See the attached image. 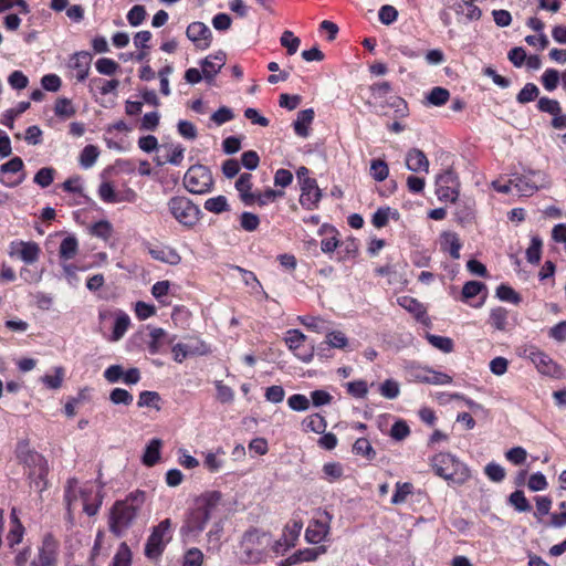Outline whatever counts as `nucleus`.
I'll return each instance as SVG.
<instances>
[{
  "label": "nucleus",
  "mask_w": 566,
  "mask_h": 566,
  "mask_svg": "<svg viewBox=\"0 0 566 566\" xmlns=\"http://www.w3.org/2000/svg\"><path fill=\"white\" fill-rule=\"evenodd\" d=\"M91 233L94 237L107 240L112 234V224L106 220L97 221L92 226Z\"/></svg>",
  "instance_id": "obj_58"
},
{
  "label": "nucleus",
  "mask_w": 566,
  "mask_h": 566,
  "mask_svg": "<svg viewBox=\"0 0 566 566\" xmlns=\"http://www.w3.org/2000/svg\"><path fill=\"white\" fill-rule=\"evenodd\" d=\"M302 324L316 333H326L329 331L328 323L321 317H304Z\"/></svg>",
  "instance_id": "obj_52"
},
{
  "label": "nucleus",
  "mask_w": 566,
  "mask_h": 566,
  "mask_svg": "<svg viewBox=\"0 0 566 566\" xmlns=\"http://www.w3.org/2000/svg\"><path fill=\"white\" fill-rule=\"evenodd\" d=\"M398 304L417 317L424 313L422 304L411 296L399 297Z\"/></svg>",
  "instance_id": "obj_45"
},
{
  "label": "nucleus",
  "mask_w": 566,
  "mask_h": 566,
  "mask_svg": "<svg viewBox=\"0 0 566 566\" xmlns=\"http://www.w3.org/2000/svg\"><path fill=\"white\" fill-rule=\"evenodd\" d=\"M78 250L77 239L73 235L64 238L60 244L59 254L63 260L73 259Z\"/></svg>",
  "instance_id": "obj_28"
},
{
  "label": "nucleus",
  "mask_w": 566,
  "mask_h": 566,
  "mask_svg": "<svg viewBox=\"0 0 566 566\" xmlns=\"http://www.w3.org/2000/svg\"><path fill=\"white\" fill-rule=\"evenodd\" d=\"M8 254L25 264H33L40 258L41 248L34 241L14 240L9 243Z\"/></svg>",
  "instance_id": "obj_11"
},
{
  "label": "nucleus",
  "mask_w": 566,
  "mask_h": 566,
  "mask_svg": "<svg viewBox=\"0 0 566 566\" xmlns=\"http://www.w3.org/2000/svg\"><path fill=\"white\" fill-rule=\"evenodd\" d=\"M457 15H465L468 21H478L482 17V10L474 4V0H457L452 7Z\"/></svg>",
  "instance_id": "obj_20"
},
{
  "label": "nucleus",
  "mask_w": 566,
  "mask_h": 566,
  "mask_svg": "<svg viewBox=\"0 0 566 566\" xmlns=\"http://www.w3.org/2000/svg\"><path fill=\"white\" fill-rule=\"evenodd\" d=\"M436 185H448L452 189H460L459 177L452 168H448L442 174L438 175L436 179Z\"/></svg>",
  "instance_id": "obj_38"
},
{
  "label": "nucleus",
  "mask_w": 566,
  "mask_h": 566,
  "mask_svg": "<svg viewBox=\"0 0 566 566\" xmlns=\"http://www.w3.org/2000/svg\"><path fill=\"white\" fill-rule=\"evenodd\" d=\"M327 535V528L324 524L316 523L314 526H308L305 532V538L312 544L321 543Z\"/></svg>",
  "instance_id": "obj_35"
},
{
  "label": "nucleus",
  "mask_w": 566,
  "mask_h": 566,
  "mask_svg": "<svg viewBox=\"0 0 566 566\" xmlns=\"http://www.w3.org/2000/svg\"><path fill=\"white\" fill-rule=\"evenodd\" d=\"M538 94V87L533 83H527L517 94L516 101L520 104H526L537 98Z\"/></svg>",
  "instance_id": "obj_42"
},
{
  "label": "nucleus",
  "mask_w": 566,
  "mask_h": 566,
  "mask_svg": "<svg viewBox=\"0 0 566 566\" xmlns=\"http://www.w3.org/2000/svg\"><path fill=\"white\" fill-rule=\"evenodd\" d=\"M314 111L312 108H306L297 114V118L294 122V130L295 134L301 137H307L308 136V126L312 124L314 119Z\"/></svg>",
  "instance_id": "obj_22"
},
{
  "label": "nucleus",
  "mask_w": 566,
  "mask_h": 566,
  "mask_svg": "<svg viewBox=\"0 0 566 566\" xmlns=\"http://www.w3.org/2000/svg\"><path fill=\"white\" fill-rule=\"evenodd\" d=\"M54 175L55 170L52 167H43L35 174L33 181L41 188H46L53 182Z\"/></svg>",
  "instance_id": "obj_39"
},
{
  "label": "nucleus",
  "mask_w": 566,
  "mask_h": 566,
  "mask_svg": "<svg viewBox=\"0 0 566 566\" xmlns=\"http://www.w3.org/2000/svg\"><path fill=\"white\" fill-rule=\"evenodd\" d=\"M427 339L434 348L448 354L453 350L454 344L450 337L427 334Z\"/></svg>",
  "instance_id": "obj_31"
},
{
  "label": "nucleus",
  "mask_w": 566,
  "mask_h": 566,
  "mask_svg": "<svg viewBox=\"0 0 566 566\" xmlns=\"http://www.w3.org/2000/svg\"><path fill=\"white\" fill-rule=\"evenodd\" d=\"M161 150L165 151V161L174 166H179L185 157V147L180 144L163 145Z\"/></svg>",
  "instance_id": "obj_23"
},
{
  "label": "nucleus",
  "mask_w": 566,
  "mask_h": 566,
  "mask_svg": "<svg viewBox=\"0 0 566 566\" xmlns=\"http://www.w3.org/2000/svg\"><path fill=\"white\" fill-rule=\"evenodd\" d=\"M146 500L144 491L136 490L124 500L116 501L111 509L109 530L116 536H122L133 524Z\"/></svg>",
  "instance_id": "obj_1"
},
{
  "label": "nucleus",
  "mask_w": 566,
  "mask_h": 566,
  "mask_svg": "<svg viewBox=\"0 0 566 566\" xmlns=\"http://www.w3.org/2000/svg\"><path fill=\"white\" fill-rule=\"evenodd\" d=\"M91 62L92 55L86 51L76 52L71 56L69 65L76 72L75 77L78 82H84L87 78Z\"/></svg>",
  "instance_id": "obj_16"
},
{
  "label": "nucleus",
  "mask_w": 566,
  "mask_h": 566,
  "mask_svg": "<svg viewBox=\"0 0 566 566\" xmlns=\"http://www.w3.org/2000/svg\"><path fill=\"white\" fill-rule=\"evenodd\" d=\"M484 473L492 482H502L505 479V470L495 462L485 465Z\"/></svg>",
  "instance_id": "obj_54"
},
{
  "label": "nucleus",
  "mask_w": 566,
  "mask_h": 566,
  "mask_svg": "<svg viewBox=\"0 0 566 566\" xmlns=\"http://www.w3.org/2000/svg\"><path fill=\"white\" fill-rule=\"evenodd\" d=\"M186 34L187 38L200 50H206L211 44L212 32L203 22L196 21L190 23L187 28Z\"/></svg>",
  "instance_id": "obj_12"
},
{
  "label": "nucleus",
  "mask_w": 566,
  "mask_h": 566,
  "mask_svg": "<svg viewBox=\"0 0 566 566\" xmlns=\"http://www.w3.org/2000/svg\"><path fill=\"white\" fill-rule=\"evenodd\" d=\"M268 544L266 533L251 528L247 531L241 539L242 556L244 563H259L263 558L264 549Z\"/></svg>",
  "instance_id": "obj_5"
},
{
  "label": "nucleus",
  "mask_w": 566,
  "mask_h": 566,
  "mask_svg": "<svg viewBox=\"0 0 566 566\" xmlns=\"http://www.w3.org/2000/svg\"><path fill=\"white\" fill-rule=\"evenodd\" d=\"M412 489H413V486L411 483L398 482L396 484V491L391 497V503L392 504H401V503L406 502L407 496L412 493Z\"/></svg>",
  "instance_id": "obj_47"
},
{
  "label": "nucleus",
  "mask_w": 566,
  "mask_h": 566,
  "mask_svg": "<svg viewBox=\"0 0 566 566\" xmlns=\"http://www.w3.org/2000/svg\"><path fill=\"white\" fill-rule=\"evenodd\" d=\"M324 478L328 482H335L343 475V467L337 462H329L323 465Z\"/></svg>",
  "instance_id": "obj_55"
},
{
  "label": "nucleus",
  "mask_w": 566,
  "mask_h": 566,
  "mask_svg": "<svg viewBox=\"0 0 566 566\" xmlns=\"http://www.w3.org/2000/svg\"><path fill=\"white\" fill-rule=\"evenodd\" d=\"M380 395L387 399H395L400 394L399 384L394 379H387L378 388Z\"/></svg>",
  "instance_id": "obj_43"
},
{
  "label": "nucleus",
  "mask_w": 566,
  "mask_h": 566,
  "mask_svg": "<svg viewBox=\"0 0 566 566\" xmlns=\"http://www.w3.org/2000/svg\"><path fill=\"white\" fill-rule=\"evenodd\" d=\"M326 345L334 347V348H344L348 339L342 332H326Z\"/></svg>",
  "instance_id": "obj_63"
},
{
  "label": "nucleus",
  "mask_w": 566,
  "mask_h": 566,
  "mask_svg": "<svg viewBox=\"0 0 566 566\" xmlns=\"http://www.w3.org/2000/svg\"><path fill=\"white\" fill-rule=\"evenodd\" d=\"M378 17L382 24L389 25L397 20L398 11L395 7L385 4L380 8Z\"/></svg>",
  "instance_id": "obj_64"
},
{
  "label": "nucleus",
  "mask_w": 566,
  "mask_h": 566,
  "mask_svg": "<svg viewBox=\"0 0 566 566\" xmlns=\"http://www.w3.org/2000/svg\"><path fill=\"white\" fill-rule=\"evenodd\" d=\"M212 185V175L203 165L191 166L184 176V186L192 193L201 195L209 192Z\"/></svg>",
  "instance_id": "obj_7"
},
{
  "label": "nucleus",
  "mask_w": 566,
  "mask_h": 566,
  "mask_svg": "<svg viewBox=\"0 0 566 566\" xmlns=\"http://www.w3.org/2000/svg\"><path fill=\"white\" fill-rule=\"evenodd\" d=\"M431 465L437 475L451 484L462 485L471 478L468 465L451 453L441 452L436 454L431 459Z\"/></svg>",
  "instance_id": "obj_4"
},
{
  "label": "nucleus",
  "mask_w": 566,
  "mask_h": 566,
  "mask_svg": "<svg viewBox=\"0 0 566 566\" xmlns=\"http://www.w3.org/2000/svg\"><path fill=\"white\" fill-rule=\"evenodd\" d=\"M289 407L294 411H306L310 408V399L301 394H294L287 399Z\"/></svg>",
  "instance_id": "obj_56"
},
{
  "label": "nucleus",
  "mask_w": 566,
  "mask_h": 566,
  "mask_svg": "<svg viewBox=\"0 0 566 566\" xmlns=\"http://www.w3.org/2000/svg\"><path fill=\"white\" fill-rule=\"evenodd\" d=\"M410 434L409 426L403 420L396 421L390 429V437L397 441L406 439Z\"/></svg>",
  "instance_id": "obj_61"
},
{
  "label": "nucleus",
  "mask_w": 566,
  "mask_h": 566,
  "mask_svg": "<svg viewBox=\"0 0 566 566\" xmlns=\"http://www.w3.org/2000/svg\"><path fill=\"white\" fill-rule=\"evenodd\" d=\"M537 108L538 111L551 114L552 116L558 115L562 111L558 101L548 97H541L537 102Z\"/></svg>",
  "instance_id": "obj_49"
},
{
  "label": "nucleus",
  "mask_w": 566,
  "mask_h": 566,
  "mask_svg": "<svg viewBox=\"0 0 566 566\" xmlns=\"http://www.w3.org/2000/svg\"><path fill=\"white\" fill-rule=\"evenodd\" d=\"M57 548V541L51 534L45 535L39 552L38 559L33 560L32 563H39L41 566H55Z\"/></svg>",
  "instance_id": "obj_13"
},
{
  "label": "nucleus",
  "mask_w": 566,
  "mask_h": 566,
  "mask_svg": "<svg viewBox=\"0 0 566 566\" xmlns=\"http://www.w3.org/2000/svg\"><path fill=\"white\" fill-rule=\"evenodd\" d=\"M280 43L286 49L289 55H293L297 52L301 40L292 31L286 30L282 33Z\"/></svg>",
  "instance_id": "obj_37"
},
{
  "label": "nucleus",
  "mask_w": 566,
  "mask_h": 566,
  "mask_svg": "<svg viewBox=\"0 0 566 566\" xmlns=\"http://www.w3.org/2000/svg\"><path fill=\"white\" fill-rule=\"evenodd\" d=\"M221 501V493L218 491H211L202 494L196 503V507L189 514L182 532L191 535L200 534L218 504Z\"/></svg>",
  "instance_id": "obj_3"
},
{
  "label": "nucleus",
  "mask_w": 566,
  "mask_h": 566,
  "mask_svg": "<svg viewBox=\"0 0 566 566\" xmlns=\"http://www.w3.org/2000/svg\"><path fill=\"white\" fill-rule=\"evenodd\" d=\"M149 253L153 259L171 265L179 264L181 261V256L175 249L171 248L150 249Z\"/></svg>",
  "instance_id": "obj_24"
},
{
  "label": "nucleus",
  "mask_w": 566,
  "mask_h": 566,
  "mask_svg": "<svg viewBox=\"0 0 566 566\" xmlns=\"http://www.w3.org/2000/svg\"><path fill=\"white\" fill-rule=\"evenodd\" d=\"M129 325H130L129 316L125 312L118 311L116 313V318H115L113 334H112V340H114V342L119 340L127 332Z\"/></svg>",
  "instance_id": "obj_26"
},
{
  "label": "nucleus",
  "mask_w": 566,
  "mask_h": 566,
  "mask_svg": "<svg viewBox=\"0 0 566 566\" xmlns=\"http://www.w3.org/2000/svg\"><path fill=\"white\" fill-rule=\"evenodd\" d=\"M23 168V160L20 157H13L9 161L2 164L0 166V182L9 188L17 187L20 185L23 179L24 175H21L18 179H11L7 178L8 174H17L21 171Z\"/></svg>",
  "instance_id": "obj_14"
},
{
  "label": "nucleus",
  "mask_w": 566,
  "mask_h": 566,
  "mask_svg": "<svg viewBox=\"0 0 566 566\" xmlns=\"http://www.w3.org/2000/svg\"><path fill=\"white\" fill-rule=\"evenodd\" d=\"M169 212L184 227H193L200 218V209L189 198L176 196L169 199Z\"/></svg>",
  "instance_id": "obj_6"
},
{
  "label": "nucleus",
  "mask_w": 566,
  "mask_h": 566,
  "mask_svg": "<svg viewBox=\"0 0 566 566\" xmlns=\"http://www.w3.org/2000/svg\"><path fill=\"white\" fill-rule=\"evenodd\" d=\"M184 345L190 356H203L210 352L209 346L201 339H189Z\"/></svg>",
  "instance_id": "obj_40"
},
{
  "label": "nucleus",
  "mask_w": 566,
  "mask_h": 566,
  "mask_svg": "<svg viewBox=\"0 0 566 566\" xmlns=\"http://www.w3.org/2000/svg\"><path fill=\"white\" fill-rule=\"evenodd\" d=\"M370 92L374 99L381 102L392 93V87L389 82H380L371 85Z\"/></svg>",
  "instance_id": "obj_53"
},
{
  "label": "nucleus",
  "mask_w": 566,
  "mask_h": 566,
  "mask_svg": "<svg viewBox=\"0 0 566 566\" xmlns=\"http://www.w3.org/2000/svg\"><path fill=\"white\" fill-rule=\"evenodd\" d=\"M170 528L171 522L169 518L161 521L153 528L145 546V554L148 558H157L161 555L166 544L171 539Z\"/></svg>",
  "instance_id": "obj_8"
},
{
  "label": "nucleus",
  "mask_w": 566,
  "mask_h": 566,
  "mask_svg": "<svg viewBox=\"0 0 566 566\" xmlns=\"http://www.w3.org/2000/svg\"><path fill=\"white\" fill-rule=\"evenodd\" d=\"M150 340L147 345L148 352L151 355H156L160 352L161 345L164 342L172 343L175 339V336H169L165 329L163 328H153L149 333Z\"/></svg>",
  "instance_id": "obj_21"
},
{
  "label": "nucleus",
  "mask_w": 566,
  "mask_h": 566,
  "mask_svg": "<svg viewBox=\"0 0 566 566\" xmlns=\"http://www.w3.org/2000/svg\"><path fill=\"white\" fill-rule=\"evenodd\" d=\"M490 323L497 331H504L507 324V311L504 307H495L490 313Z\"/></svg>",
  "instance_id": "obj_34"
},
{
  "label": "nucleus",
  "mask_w": 566,
  "mask_h": 566,
  "mask_svg": "<svg viewBox=\"0 0 566 566\" xmlns=\"http://www.w3.org/2000/svg\"><path fill=\"white\" fill-rule=\"evenodd\" d=\"M532 363L536 366L537 370L551 377H557L559 374L558 366L552 358L538 349H532L528 355Z\"/></svg>",
  "instance_id": "obj_15"
},
{
  "label": "nucleus",
  "mask_w": 566,
  "mask_h": 566,
  "mask_svg": "<svg viewBox=\"0 0 566 566\" xmlns=\"http://www.w3.org/2000/svg\"><path fill=\"white\" fill-rule=\"evenodd\" d=\"M205 209L213 213H222L229 210L228 200L224 196L209 198L205 202Z\"/></svg>",
  "instance_id": "obj_36"
},
{
  "label": "nucleus",
  "mask_w": 566,
  "mask_h": 566,
  "mask_svg": "<svg viewBox=\"0 0 566 566\" xmlns=\"http://www.w3.org/2000/svg\"><path fill=\"white\" fill-rule=\"evenodd\" d=\"M29 467L30 485L36 492L42 493L46 489V475L49 472L46 460L36 452H31L25 459Z\"/></svg>",
  "instance_id": "obj_10"
},
{
  "label": "nucleus",
  "mask_w": 566,
  "mask_h": 566,
  "mask_svg": "<svg viewBox=\"0 0 566 566\" xmlns=\"http://www.w3.org/2000/svg\"><path fill=\"white\" fill-rule=\"evenodd\" d=\"M109 400L114 405H124L129 406L132 405L134 397L133 395L123 388H114L109 394Z\"/></svg>",
  "instance_id": "obj_44"
},
{
  "label": "nucleus",
  "mask_w": 566,
  "mask_h": 566,
  "mask_svg": "<svg viewBox=\"0 0 566 566\" xmlns=\"http://www.w3.org/2000/svg\"><path fill=\"white\" fill-rule=\"evenodd\" d=\"M203 554L199 548L192 547L185 553L182 566H201Z\"/></svg>",
  "instance_id": "obj_62"
},
{
  "label": "nucleus",
  "mask_w": 566,
  "mask_h": 566,
  "mask_svg": "<svg viewBox=\"0 0 566 566\" xmlns=\"http://www.w3.org/2000/svg\"><path fill=\"white\" fill-rule=\"evenodd\" d=\"M159 401H160V396L158 392L145 390L139 394L137 405L139 408L154 407L156 409H159V406H158Z\"/></svg>",
  "instance_id": "obj_50"
},
{
  "label": "nucleus",
  "mask_w": 566,
  "mask_h": 566,
  "mask_svg": "<svg viewBox=\"0 0 566 566\" xmlns=\"http://www.w3.org/2000/svg\"><path fill=\"white\" fill-rule=\"evenodd\" d=\"M369 174L375 181L381 182L389 175V167L382 159H373L370 161Z\"/></svg>",
  "instance_id": "obj_29"
},
{
  "label": "nucleus",
  "mask_w": 566,
  "mask_h": 566,
  "mask_svg": "<svg viewBox=\"0 0 566 566\" xmlns=\"http://www.w3.org/2000/svg\"><path fill=\"white\" fill-rule=\"evenodd\" d=\"M252 176L249 172L241 174L235 181V189L239 192L240 199L245 206H252L256 200V195L252 190Z\"/></svg>",
  "instance_id": "obj_18"
},
{
  "label": "nucleus",
  "mask_w": 566,
  "mask_h": 566,
  "mask_svg": "<svg viewBox=\"0 0 566 566\" xmlns=\"http://www.w3.org/2000/svg\"><path fill=\"white\" fill-rule=\"evenodd\" d=\"M515 195L528 197L539 188H546L551 180L544 171H528L527 175L515 176L513 178Z\"/></svg>",
  "instance_id": "obj_9"
},
{
  "label": "nucleus",
  "mask_w": 566,
  "mask_h": 566,
  "mask_svg": "<svg viewBox=\"0 0 566 566\" xmlns=\"http://www.w3.org/2000/svg\"><path fill=\"white\" fill-rule=\"evenodd\" d=\"M146 18V10L143 6H134L127 13V21L132 27H138Z\"/></svg>",
  "instance_id": "obj_60"
},
{
  "label": "nucleus",
  "mask_w": 566,
  "mask_h": 566,
  "mask_svg": "<svg viewBox=\"0 0 566 566\" xmlns=\"http://www.w3.org/2000/svg\"><path fill=\"white\" fill-rule=\"evenodd\" d=\"M302 426L305 431H312L315 433H324L327 428L325 418L318 413L306 417L303 420Z\"/></svg>",
  "instance_id": "obj_27"
},
{
  "label": "nucleus",
  "mask_w": 566,
  "mask_h": 566,
  "mask_svg": "<svg viewBox=\"0 0 566 566\" xmlns=\"http://www.w3.org/2000/svg\"><path fill=\"white\" fill-rule=\"evenodd\" d=\"M486 289V285L479 281H469L463 285L462 289V301H468L473 298L478 294H480L483 290Z\"/></svg>",
  "instance_id": "obj_41"
},
{
  "label": "nucleus",
  "mask_w": 566,
  "mask_h": 566,
  "mask_svg": "<svg viewBox=\"0 0 566 566\" xmlns=\"http://www.w3.org/2000/svg\"><path fill=\"white\" fill-rule=\"evenodd\" d=\"M77 480L70 479L65 489L64 500L66 502L67 511L71 512L75 509L78 501L83 506V511L88 515H95L101 505L103 497L101 495V488H96L92 483H86L82 488H77Z\"/></svg>",
  "instance_id": "obj_2"
},
{
  "label": "nucleus",
  "mask_w": 566,
  "mask_h": 566,
  "mask_svg": "<svg viewBox=\"0 0 566 566\" xmlns=\"http://www.w3.org/2000/svg\"><path fill=\"white\" fill-rule=\"evenodd\" d=\"M98 148L94 145H87L83 148L80 155V164L84 169H88L94 166L98 158Z\"/></svg>",
  "instance_id": "obj_30"
},
{
  "label": "nucleus",
  "mask_w": 566,
  "mask_h": 566,
  "mask_svg": "<svg viewBox=\"0 0 566 566\" xmlns=\"http://www.w3.org/2000/svg\"><path fill=\"white\" fill-rule=\"evenodd\" d=\"M406 167L413 172H428L429 160L422 150L412 148L406 155Z\"/></svg>",
  "instance_id": "obj_19"
},
{
  "label": "nucleus",
  "mask_w": 566,
  "mask_h": 566,
  "mask_svg": "<svg viewBox=\"0 0 566 566\" xmlns=\"http://www.w3.org/2000/svg\"><path fill=\"white\" fill-rule=\"evenodd\" d=\"M96 71L102 75H113L119 65L112 59L101 57L95 62Z\"/></svg>",
  "instance_id": "obj_51"
},
{
  "label": "nucleus",
  "mask_w": 566,
  "mask_h": 566,
  "mask_svg": "<svg viewBox=\"0 0 566 566\" xmlns=\"http://www.w3.org/2000/svg\"><path fill=\"white\" fill-rule=\"evenodd\" d=\"M224 63L226 54L221 51L214 55H209L206 59L201 60L200 65L202 69L205 80L208 83H211L214 76L220 72Z\"/></svg>",
  "instance_id": "obj_17"
},
{
  "label": "nucleus",
  "mask_w": 566,
  "mask_h": 566,
  "mask_svg": "<svg viewBox=\"0 0 566 566\" xmlns=\"http://www.w3.org/2000/svg\"><path fill=\"white\" fill-rule=\"evenodd\" d=\"M98 196L99 198L107 203H116L119 202V198L115 192L114 187L111 182L104 181L98 187Z\"/></svg>",
  "instance_id": "obj_46"
},
{
  "label": "nucleus",
  "mask_w": 566,
  "mask_h": 566,
  "mask_svg": "<svg viewBox=\"0 0 566 566\" xmlns=\"http://www.w3.org/2000/svg\"><path fill=\"white\" fill-rule=\"evenodd\" d=\"M161 441L159 439H153L147 444L144 455L143 463L147 467L155 465L160 457Z\"/></svg>",
  "instance_id": "obj_25"
},
{
  "label": "nucleus",
  "mask_w": 566,
  "mask_h": 566,
  "mask_svg": "<svg viewBox=\"0 0 566 566\" xmlns=\"http://www.w3.org/2000/svg\"><path fill=\"white\" fill-rule=\"evenodd\" d=\"M496 296L504 302H510L513 304H518L521 302V296L509 285L501 284L496 289Z\"/></svg>",
  "instance_id": "obj_48"
},
{
  "label": "nucleus",
  "mask_w": 566,
  "mask_h": 566,
  "mask_svg": "<svg viewBox=\"0 0 566 566\" xmlns=\"http://www.w3.org/2000/svg\"><path fill=\"white\" fill-rule=\"evenodd\" d=\"M436 186H437L436 193H437L439 200L451 201V202L457 201V199L459 197L460 189H458V188L452 189L448 185H444V186L436 185Z\"/></svg>",
  "instance_id": "obj_57"
},
{
  "label": "nucleus",
  "mask_w": 566,
  "mask_h": 566,
  "mask_svg": "<svg viewBox=\"0 0 566 566\" xmlns=\"http://www.w3.org/2000/svg\"><path fill=\"white\" fill-rule=\"evenodd\" d=\"M509 503L517 511V512H530L532 506L527 499L524 495V492L521 490H516L509 496Z\"/></svg>",
  "instance_id": "obj_32"
},
{
  "label": "nucleus",
  "mask_w": 566,
  "mask_h": 566,
  "mask_svg": "<svg viewBox=\"0 0 566 566\" xmlns=\"http://www.w3.org/2000/svg\"><path fill=\"white\" fill-rule=\"evenodd\" d=\"M55 115L59 117H71L75 114L72 103L67 98H59L54 106Z\"/></svg>",
  "instance_id": "obj_59"
},
{
  "label": "nucleus",
  "mask_w": 566,
  "mask_h": 566,
  "mask_svg": "<svg viewBox=\"0 0 566 566\" xmlns=\"http://www.w3.org/2000/svg\"><path fill=\"white\" fill-rule=\"evenodd\" d=\"M450 98V93L444 87H433L429 94L427 95V101L429 104L434 106H442L444 105Z\"/></svg>",
  "instance_id": "obj_33"
}]
</instances>
